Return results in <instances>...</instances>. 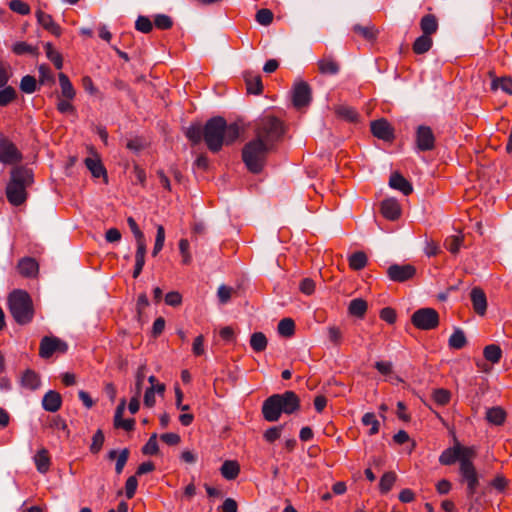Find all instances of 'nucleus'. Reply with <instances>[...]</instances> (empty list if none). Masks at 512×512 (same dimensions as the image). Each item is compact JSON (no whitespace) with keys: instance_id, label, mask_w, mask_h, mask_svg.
<instances>
[{"instance_id":"nucleus-1","label":"nucleus","mask_w":512,"mask_h":512,"mask_svg":"<svg viewBox=\"0 0 512 512\" xmlns=\"http://www.w3.org/2000/svg\"><path fill=\"white\" fill-rule=\"evenodd\" d=\"M185 135L193 145L203 140L211 152L217 153L223 145H230L237 140L240 129L236 123L228 125L223 117L216 116L210 118L203 127L200 124H192L187 128Z\"/></svg>"},{"instance_id":"nucleus-2","label":"nucleus","mask_w":512,"mask_h":512,"mask_svg":"<svg viewBox=\"0 0 512 512\" xmlns=\"http://www.w3.org/2000/svg\"><path fill=\"white\" fill-rule=\"evenodd\" d=\"M474 456L475 450L473 447L462 446L458 442L453 447L445 449L439 456L440 464L445 466L459 462V472L467 483V492L470 496L476 493L479 485L478 474L472 462Z\"/></svg>"},{"instance_id":"nucleus-3","label":"nucleus","mask_w":512,"mask_h":512,"mask_svg":"<svg viewBox=\"0 0 512 512\" xmlns=\"http://www.w3.org/2000/svg\"><path fill=\"white\" fill-rule=\"evenodd\" d=\"M34 182L33 171L24 166H16L10 172L6 186V198L13 206H21L28 198L27 188Z\"/></svg>"},{"instance_id":"nucleus-4","label":"nucleus","mask_w":512,"mask_h":512,"mask_svg":"<svg viewBox=\"0 0 512 512\" xmlns=\"http://www.w3.org/2000/svg\"><path fill=\"white\" fill-rule=\"evenodd\" d=\"M8 308L13 319L19 325H26L33 320V301L31 296L24 290H14L9 294Z\"/></svg>"},{"instance_id":"nucleus-5","label":"nucleus","mask_w":512,"mask_h":512,"mask_svg":"<svg viewBox=\"0 0 512 512\" xmlns=\"http://www.w3.org/2000/svg\"><path fill=\"white\" fill-rule=\"evenodd\" d=\"M285 133L284 123L273 115H264L255 122V139L273 147Z\"/></svg>"},{"instance_id":"nucleus-6","label":"nucleus","mask_w":512,"mask_h":512,"mask_svg":"<svg viewBox=\"0 0 512 512\" xmlns=\"http://www.w3.org/2000/svg\"><path fill=\"white\" fill-rule=\"evenodd\" d=\"M273 147L260 139H253L245 144L242 149V159L248 170L258 174L263 170L269 152Z\"/></svg>"},{"instance_id":"nucleus-7","label":"nucleus","mask_w":512,"mask_h":512,"mask_svg":"<svg viewBox=\"0 0 512 512\" xmlns=\"http://www.w3.org/2000/svg\"><path fill=\"white\" fill-rule=\"evenodd\" d=\"M411 322L420 330H432L439 325V314L433 308H421L413 313Z\"/></svg>"},{"instance_id":"nucleus-8","label":"nucleus","mask_w":512,"mask_h":512,"mask_svg":"<svg viewBox=\"0 0 512 512\" xmlns=\"http://www.w3.org/2000/svg\"><path fill=\"white\" fill-rule=\"evenodd\" d=\"M67 350L68 345L63 340L55 336H44L40 341L39 356L48 359L54 353L64 354Z\"/></svg>"},{"instance_id":"nucleus-9","label":"nucleus","mask_w":512,"mask_h":512,"mask_svg":"<svg viewBox=\"0 0 512 512\" xmlns=\"http://www.w3.org/2000/svg\"><path fill=\"white\" fill-rule=\"evenodd\" d=\"M22 153L16 145L7 138H0V162L6 165H14L21 162Z\"/></svg>"},{"instance_id":"nucleus-10","label":"nucleus","mask_w":512,"mask_h":512,"mask_svg":"<svg viewBox=\"0 0 512 512\" xmlns=\"http://www.w3.org/2000/svg\"><path fill=\"white\" fill-rule=\"evenodd\" d=\"M436 138L433 130L426 125H419L415 133L416 149L421 152L431 151L435 148Z\"/></svg>"},{"instance_id":"nucleus-11","label":"nucleus","mask_w":512,"mask_h":512,"mask_svg":"<svg viewBox=\"0 0 512 512\" xmlns=\"http://www.w3.org/2000/svg\"><path fill=\"white\" fill-rule=\"evenodd\" d=\"M416 274L415 266L411 264H392L387 269V276L394 282H406L412 279Z\"/></svg>"},{"instance_id":"nucleus-12","label":"nucleus","mask_w":512,"mask_h":512,"mask_svg":"<svg viewBox=\"0 0 512 512\" xmlns=\"http://www.w3.org/2000/svg\"><path fill=\"white\" fill-rule=\"evenodd\" d=\"M311 99L312 92L307 82L300 81L294 85L292 101L296 108L307 106L311 102Z\"/></svg>"},{"instance_id":"nucleus-13","label":"nucleus","mask_w":512,"mask_h":512,"mask_svg":"<svg viewBox=\"0 0 512 512\" xmlns=\"http://www.w3.org/2000/svg\"><path fill=\"white\" fill-rule=\"evenodd\" d=\"M280 403V413L292 414L300 408V400L293 391H286L283 394H276Z\"/></svg>"},{"instance_id":"nucleus-14","label":"nucleus","mask_w":512,"mask_h":512,"mask_svg":"<svg viewBox=\"0 0 512 512\" xmlns=\"http://www.w3.org/2000/svg\"><path fill=\"white\" fill-rule=\"evenodd\" d=\"M370 128L373 136H375L378 139L390 141L394 137L393 127L384 118L372 121Z\"/></svg>"},{"instance_id":"nucleus-15","label":"nucleus","mask_w":512,"mask_h":512,"mask_svg":"<svg viewBox=\"0 0 512 512\" xmlns=\"http://www.w3.org/2000/svg\"><path fill=\"white\" fill-rule=\"evenodd\" d=\"M279 400L277 395H272L268 397L262 405V415L263 418L268 422L278 421L281 413L279 410Z\"/></svg>"},{"instance_id":"nucleus-16","label":"nucleus","mask_w":512,"mask_h":512,"mask_svg":"<svg viewBox=\"0 0 512 512\" xmlns=\"http://www.w3.org/2000/svg\"><path fill=\"white\" fill-rule=\"evenodd\" d=\"M36 18L38 23L49 33L56 37H60L62 34V28L54 21L53 17L42 11L41 9H38L35 12Z\"/></svg>"},{"instance_id":"nucleus-17","label":"nucleus","mask_w":512,"mask_h":512,"mask_svg":"<svg viewBox=\"0 0 512 512\" xmlns=\"http://www.w3.org/2000/svg\"><path fill=\"white\" fill-rule=\"evenodd\" d=\"M470 299L475 313L480 316L485 315L487 310V297L484 290L480 287H474L470 292Z\"/></svg>"},{"instance_id":"nucleus-18","label":"nucleus","mask_w":512,"mask_h":512,"mask_svg":"<svg viewBox=\"0 0 512 512\" xmlns=\"http://www.w3.org/2000/svg\"><path fill=\"white\" fill-rule=\"evenodd\" d=\"M243 78L249 94L259 95L263 92L261 75L253 71H245Z\"/></svg>"},{"instance_id":"nucleus-19","label":"nucleus","mask_w":512,"mask_h":512,"mask_svg":"<svg viewBox=\"0 0 512 512\" xmlns=\"http://www.w3.org/2000/svg\"><path fill=\"white\" fill-rule=\"evenodd\" d=\"M381 213L384 218L395 221L401 216V207L396 199H385L381 202Z\"/></svg>"},{"instance_id":"nucleus-20","label":"nucleus","mask_w":512,"mask_h":512,"mask_svg":"<svg viewBox=\"0 0 512 512\" xmlns=\"http://www.w3.org/2000/svg\"><path fill=\"white\" fill-rule=\"evenodd\" d=\"M62 406V396L59 392L49 390L42 399V407L48 412H57Z\"/></svg>"},{"instance_id":"nucleus-21","label":"nucleus","mask_w":512,"mask_h":512,"mask_svg":"<svg viewBox=\"0 0 512 512\" xmlns=\"http://www.w3.org/2000/svg\"><path fill=\"white\" fill-rule=\"evenodd\" d=\"M125 399H122L119 405L116 408L115 415H114V427L115 428H122L125 431H132L135 426V420L134 419H123V414L125 410Z\"/></svg>"},{"instance_id":"nucleus-22","label":"nucleus","mask_w":512,"mask_h":512,"mask_svg":"<svg viewBox=\"0 0 512 512\" xmlns=\"http://www.w3.org/2000/svg\"><path fill=\"white\" fill-rule=\"evenodd\" d=\"M389 185L391 188L399 190L406 196L413 192L412 184L399 172H393L391 174Z\"/></svg>"},{"instance_id":"nucleus-23","label":"nucleus","mask_w":512,"mask_h":512,"mask_svg":"<svg viewBox=\"0 0 512 512\" xmlns=\"http://www.w3.org/2000/svg\"><path fill=\"white\" fill-rule=\"evenodd\" d=\"M19 273L27 278L35 277L39 271V265L34 258L24 257L17 265Z\"/></svg>"},{"instance_id":"nucleus-24","label":"nucleus","mask_w":512,"mask_h":512,"mask_svg":"<svg viewBox=\"0 0 512 512\" xmlns=\"http://www.w3.org/2000/svg\"><path fill=\"white\" fill-rule=\"evenodd\" d=\"M130 451L128 448L122 449L119 453L117 450H110L107 454V459L115 460V472L119 475L123 472V469L128 461Z\"/></svg>"},{"instance_id":"nucleus-25","label":"nucleus","mask_w":512,"mask_h":512,"mask_svg":"<svg viewBox=\"0 0 512 512\" xmlns=\"http://www.w3.org/2000/svg\"><path fill=\"white\" fill-rule=\"evenodd\" d=\"M419 26L423 35L432 36L438 31V19L434 14H426L420 19Z\"/></svg>"},{"instance_id":"nucleus-26","label":"nucleus","mask_w":512,"mask_h":512,"mask_svg":"<svg viewBox=\"0 0 512 512\" xmlns=\"http://www.w3.org/2000/svg\"><path fill=\"white\" fill-rule=\"evenodd\" d=\"M20 383L25 389L36 390L40 387L41 380L38 373L32 369H27L23 372Z\"/></svg>"},{"instance_id":"nucleus-27","label":"nucleus","mask_w":512,"mask_h":512,"mask_svg":"<svg viewBox=\"0 0 512 512\" xmlns=\"http://www.w3.org/2000/svg\"><path fill=\"white\" fill-rule=\"evenodd\" d=\"M318 70L324 75H336L340 71L339 63L331 56L318 60Z\"/></svg>"},{"instance_id":"nucleus-28","label":"nucleus","mask_w":512,"mask_h":512,"mask_svg":"<svg viewBox=\"0 0 512 512\" xmlns=\"http://www.w3.org/2000/svg\"><path fill=\"white\" fill-rule=\"evenodd\" d=\"M58 79H59V85H60V89H61V94L58 97L75 99L76 90H75L73 84L71 83L69 77L64 73H59Z\"/></svg>"},{"instance_id":"nucleus-29","label":"nucleus","mask_w":512,"mask_h":512,"mask_svg":"<svg viewBox=\"0 0 512 512\" xmlns=\"http://www.w3.org/2000/svg\"><path fill=\"white\" fill-rule=\"evenodd\" d=\"M85 165L93 177H103L107 181V172L100 159L88 157L85 159Z\"/></svg>"},{"instance_id":"nucleus-30","label":"nucleus","mask_w":512,"mask_h":512,"mask_svg":"<svg viewBox=\"0 0 512 512\" xmlns=\"http://www.w3.org/2000/svg\"><path fill=\"white\" fill-rule=\"evenodd\" d=\"M492 77L491 90L497 91L501 89L503 92L512 95V78L511 77H496L493 72H489Z\"/></svg>"},{"instance_id":"nucleus-31","label":"nucleus","mask_w":512,"mask_h":512,"mask_svg":"<svg viewBox=\"0 0 512 512\" xmlns=\"http://www.w3.org/2000/svg\"><path fill=\"white\" fill-rule=\"evenodd\" d=\"M433 45V39L428 35H420L412 44V51L417 55L427 53Z\"/></svg>"},{"instance_id":"nucleus-32","label":"nucleus","mask_w":512,"mask_h":512,"mask_svg":"<svg viewBox=\"0 0 512 512\" xmlns=\"http://www.w3.org/2000/svg\"><path fill=\"white\" fill-rule=\"evenodd\" d=\"M221 475L226 480H234L240 473V465L237 461L226 460L220 468Z\"/></svg>"},{"instance_id":"nucleus-33","label":"nucleus","mask_w":512,"mask_h":512,"mask_svg":"<svg viewBox=\"0 0 512 512\" xmlns=\"http://www.w3.org/2000/svg\"><path fill=\"white\" fill-rule=\"evenodd\" d=\"M34 461L38 472L45 474L50 468V456L47 449H40L34 456Z\"/></svg>"},{"instance_id":"nucleus-34","label":"nucleus","mask_w":512,"mask_h":512,"mask_svg":"<svg viewBox=\"0 0 512 512\" xmlns=\"http://www.w3.org/2000/svg\"><path fill=\"white\" fill-rule=\"evenodd\" d=\"M352 30L367 41H374L378 35V30L373 24H368L366 26L356 24L353 26Z\"/></svg>"},{"instance_id":"nucleus-35","label":"nucleus","mask_w":512,"mask_h":512,"mask_svg":"<svg viewBox=\"0 0 512 512\" xmlns=\"http://www.w3.org/2000/svg\"><path fill=\"white\" fill-rule=\"evenodd\" d=\"M163 395L165 392V385L163 383H157L156 386H150L144 393V405L148 408H152L155 403V393Z\"/></svg>"},{"instance_id":"nucleus-36","label":"nucleus","mask_w":512,"mask_h":512,"mask_svg":"<svg viewBox=\"0 0 512 512\" xmlns=\"http://www.w3.org/2000/svg\"><path fill=\"white\" fill-rule=\"evenodd\" d=\"M367 302L362 298H356L350 301L348 313L352 316L363 318L367 312Z\"/></svg>"},{"instance_id":"nucleus-37","label":"nucleus","mask_w":512,"mask_h":512,"mask_svg":"<svg viewBox=\"0 0 512 512\" xmlns=\"http://www.w3.org/2000/svg\"><path fill=\"white\" fill-rule=\"evenodd\" d=\"M349 267L354 271L362 270L366 267L368 258L365 252L357 251L351 254L348 258Z\"/></svg>"},{"instance_id":"nucleus-38","label":"nucleus","mask_w":512,"mask_h":512,"mask_svg":"<svg viewBox=\"0 0 512 512\" xmlns=\"http://www.w3.org/2000/svg\"><path fill=\"white\" fill-rule=\"evenodd\" d=\"M484 358L492 364H497L502 358V350L496 344H489L483 349Z\"/></svg>"},{"instance_id":"nucleus-39","label":"nucleus","mask_w":512,"mask_h":512,"mask_svg":"<svg viewBox=\"0 0 512 512\" xmlns=\"http://www.w3.org/2000/svg\"><path fill=\"white\" fill-rule=\"evenodd\" d=\"M486 419L494 425H502L506 420V412L501 407H492L486 412Z\"/></svg>"},{"instance_id":"nucleus-40","label":"nucleus","mask_w":512,"mask_h":512,"mask_svg":"<svg viewBox=\"0 0 512 512\" xmlns=\"http://www.w3.org/2000/svg\"><path fill=\"white\" fill-rule=\"evenodd\" d=\"M128 226L133 233L136 243L137 249H146V241L143 232L140 230L138 224L136 223L133 217H128L127 219Z\"/></svg>"},{"instance_id":"nucleus-41","label":"nucleus","mask_w":512,"mask_h":512,"mask_svg":"<svg viewBox=\"0 0 512 512\" xmlns=\"http://www.w3.org/2000/svg\"><path fill=\"white\" fill-rule=\"evenodd\" d=\"M44 50L47 58L54 64L56 69H61L63 67V57L62 55L53 48L51 43H46L44 45Z\"/></svg>"},{"instance_id":"nucleus-42","label":"nucleus","mask_w":512,"mask_h":512,"mask_svg":"<svg viewBox=\"0 0 512 512\" xmlns=\"http://www.w3.org/2000/svg\"><path fill=\"white\" fill-rule=\"evenodd\" d=\"M250 346L255 352H262L267 347V338L262 332H255L250 337Z\"/></svg>"},{"instance_id":"nucleus-43","label":"nucleus","mask_w":512,"mask_h":512,"mask_svg":"<svg viewBox=\"0 0 512 512\" xmlns=\"http://www.w3.org/2000/svg\"><path fill=\"white\" fill-rule=\"evenodd\" d=\"M396 478H397V476H396L395 472H393V471L384 473L379 482L380 492L382 494L388 493L392 489V487L396 481Z\"/></svg>"},{"instance_id":"nucleus-44","label":"nucleus","mask_w":512,"mask_h":512,"mask_svg":"<svg viewBox=\"0 0 512 512\" xmlns=\"http://www.w3.org/2000/svg\"><path fill=\"white\" fill-rule=\"evenodd\" d=\"M362 424L364 426L370 427V429L368 431L369 435H375L379 432L380 423L377 420L375 413H373V412H368L363 415Z\"/></svg>"},{"instance_id":"nucleus-45","label":"nucleus","mask_w":512,"mask_h":512,"mask_svg":"<svg viewBox=\"0 0 512 512\" xmlns=\"http://www.w3.org/2000/svg\"><path fill=\"white\" fill-rule=\"evenodd\" d=\"M431 397L437 405L445 406L451 400V392L444 388H438L433 390Z\"/></svg>"},{"instance_id":"nucleus-46","label":"nucleus","mask_w":512,"mask_h":512,"mask_svg":"<svg viewBox=\"0 0 512 512\" xmlns=\"http://www.w3.org/2000/svg\"><path fill=\"white\" fill-rule=\"evenodd\" d=\"M467 344L466 336L460 329H456L449 338V346L453 349H462Z\"/></svg>"},{"instance_id":"nucleus-47","label":"nucleus","mask_w":512,"mask_h":512,"mask_svg":"<svg viewBox=\"0 0 512 512\" xmlns=\"http://www.w3.org/2000/svg\"><path fill=\"white\" fill-rule=\"evenodd\" d=\"M278 333L284 337H291L295 333V323L291 318H284L278 324Z\"/></svg>"},{"instance_id":"nucleus-48","label":"nucleus","mask_w":512,"mask_h":512,"mask_svg":"<svg viewBox=\"0 0 512 512\" xmlns=\"http://www.w3.org/2000/svg\"><path fill=\"white\" fill-rule=\"evenodd\" d=\"M336 114L347 120L348 122H357L358 121V118H359V115L357 113V111L352 108V107H349V106H339L336 108Z\"/></svg>"},{"instance_id":"nucleus-49","label":"nucleus","mask_w":512,"mask_h":512,"mask_svg":"<svg viewBox=\"0 0 512 512\" xmlns=\"http://www.w3.org/2000/svg\"><path fill=\"white\" fill-rule=\"evenodd\" d=\"M17 97L16 90L12 86H4L0 90V107H5L13 102Z\"/></svg>"},{"instance_id":"nucleus-50","label":"nucleus","mask_w":512,"mask_h":512,"mask_svg":"<svg viewBox=\"0 0 512 512\" xmlns=\"http://www.w3.org/2000/svg\"><path fill=\"white\" fill-rule=\"evenodd\" d=\"M39 71V83L42 85H52L55 82L54 74L50 67L46 64H42L38 68Z\"/></svg>"},{"instance_id":"nucleus-51","label":"nucleus","mask_w":512,"mask_h":512,"mask_svg":"<svg viewBox=\"0 0 512 512\" xmlns=\"http://www.w3.org/2000/svg\"><path fill=\"white\" fill-rule=\"evenodd\" d=\"M462 244H463V237L460 235H452V236L446 238V240L444 242L445 248L452 254L458 253Z\"/></svg>"},{"instance_id":"nucleus-52","label":"nucleus","mask_w":512,"mask_h":512,"mask_svg":"<svg viewBox=\"0 0 512 512\" xmlns=\"http://www.w3.org/2000/svg\"><path fill=\"white\" fill-rule=\"evenodd\" d=\"M327 335L333 346L339 347L343 343V332L338 326H329L327 328Z\"/></svg>"},{"instance_id":"nucleus-53","label":"nucleus","mask_w":512,"mask_h":512,"mask_svg":"<svg viewBox=\"0 0 512 512\" xmlns=\"http://www.w3.org/2000/svg\"><path fill=\"white\" fill-rule=\"evenodd\" d=\"M73 100L74 99L58 97V101L56 104L57 111L61 114H66V113L75 114L76 108L72 103Z\"/></svg>"},{"instance_id":"nucleus-54","label":"nucleus","mask_w":512,"mask_h":512,"mask_svg":"<svg viewBox=\"0 0 512 512\" xmlns=\"http://www.w3.org/2000/svg\"><path fill=\"white\" fill-rule=\"evenodd\" d=\"M20 89L22 92L32 94L37 90V81L34 76L26 75L21 79Z\"/></svg>"},{"instance_id":"nucleus-55","label":"nucleus","mask_w":512,"mask_h":512,"mask_svg":"<svg viewBox=\"0 0 512 512\" xmlns=\"http://www.w3.org/2000/svg\"><path fill=\"white\" fill-rule=\"evenodd\" d=\"M146 249H137L135 253V266L133 270V278H137L145 265Z\"/></svg>"},{"instance_id":"nucleus-56","label":"nucleus","mask_w":512,"mask_h":512,"mask_svg":"<svg viewBox=\"0 0 512 512\" xmlns=\"http://www.w3.org/2000/svg\"><path fill=\"white\" fill-rule=\"evenodd\" d=\"M105 441L104 433L101 429H98L92 437V443L90 445V452L92 454H98L103 447Z\"/></svg>"},{"instance_id":"nucleus-57","label":"nucleus","mask_w":512,"mask_h":512,"mask_svg":"<svg viewBox=\"0 0 512 512\" xmlns=\"http://www.w3.org/2000/svg\"><path fill=\"white\" fill-rule=\"evenodd\" d=\"M154 25L159 30H168L173 26V20L166 14H157L154 17Z\"/></svg>"},{"instance_id":"nucleus-58","label":"nucleus","mask_w":512,"mask_h":512,"mask_svg":"<svg viewBox=\"0 0 512 512\" xmlns=\"http://www.w3.org/2000/svg\"><path fill=\"white\" fill-rule=\"evenodd\" d=\"M135 28L137 31L147 34L152 31L153 23L147 16L140 15L136 19Z\"/></svg>"},{"instance_id":"nucleus-59","label":"nucleus","mask_w":512,"mask_h":512,"mask_svg":"<svg viewBox=\"0 0 512 512\" xmlns=\"http://www.w3.org/2000/svg\"><path fill=\"white\" fill-rule=\"evenodd\" d=\"M165 242V230L162 225H158L155 244L152 251V256L155 257L163 249Z\"/></svg>"},{"instance_id":"nucleus-60","label":"nucleus","mask_w":512,"mask_h":512,"mask_svg":"<svg viewBox=\"0 0 512 512\" xmlns=\"http://www.w3.org/2000/svg\"><path fill=\"white\" fill-rule=\"evenodd\" d=\"M158 450L157 435L154 433L143 446L142 453L145 455H155L158 453Z\"/></svg>"},{"instance_id":"nucleus-61","label":"nucleus","mask_w":512,"mask_h":512,"mask_svg":"<svg viewBox=\"0 0 512 512\" xmlns=\"http://www.w3.org/2000/svg\"><path fill=\"white\" fill-rule=\"evenodd\" d=\"M190 244H189V241L187 239H181L179 241V250H180V254L182 256V263L184 265H189L192 261V256L190 254Z\"/></svg>"},{"instance_id":"nucleus-62","label":"nucleus","mask_w":512,"mask_h":512,"mask_svg":"<svg viewBox=\"0 0 512 512\" xmlns=\"http://www.w3.org/2000/svg\"><path fill=\"white\" fill-rule=\"evenodd\" d=\"M9 8L20 15H27L30 13L29 5L22 0H11L9 2Z\"/></svg>"},{"instance_id":"nucleus-63","label":"nucleus","mask_w":512,"mask_h":512,"mask_svg":"<svg viewBox=\"0 0 512 512\" xmlns=\"http://www.w3.org/2000/svg\"><path fill=\"white\" fill-rule=\"evenodd\" d=\"M233 292H234V289L232 287L227 286V285H221L217 291V296H218L219 302L221 304L228 303L232 297Z\"/></svg>"},{"instance_id":"nucleus-64","label":"nucleus","mask_w":512,"mask_h":512,"mask_svg":"<svg viewBox=\"0 0 512 512\" xmlns=\"http://www.w3.org/2000/svg\"><path fill=\"white\" fill-rule=\"evenodd\" d=\"M273 13L269 9H260L256 13V20L259 24L267 26L273 21Z\"/></svg>"}]
</instances>
